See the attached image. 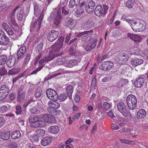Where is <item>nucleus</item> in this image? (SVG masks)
<instances>
[{"label":"nucleus","instance_id":"f03ea898","mask_svg":"<svg viewBox=\"0 0 148 148\" xmlns=\"http://www.w3.org/2000/svg\"><path fill=\"white\" fill-rule=\"evenodd\" d=\"M130 26L134 31L140 32L145 28V24L143 20L138 19L132 20Z\"/></svg>","mask_w":148,"mask_h":148},{"label":"nucleus","instance_id":"4468645a","mask_svg":"<svg viewBox=\"0 0 148 148\" xmlns=\"http://www.w3.org/2000/svg\"><path fill=\"white\" fill-rule=\"evenodd\" d=\"M23 88H20L18 90L17 93V101L20 103L24 99L26 92L22 90Z\"/></svg>","mask_w":148,"mask_h":148},{"label":"nucleus","instance_id":"f3484780","mask_svg":"<svg viewBox=\"0 0 148 148\" xmlns=\"http://www.w3.org/2000/svg\"><path fill=\"white\" fill-rule=\"evenodd\" d=\"M97 40L95 38L92 42L88 43V45L86 47V48L87 51H91L96 46L97 44Z\"/></svg>","mask_w":148,"mask_h":148},{"label":"nucleus","instance_id":"a18cd8bd","mask_svg":"<svg viewBox=\"0 0 148 148\" xmlns=\"http://www.w3.org/2000/svg\"><path fill=\"white\" fill-rule=\"evenodd\" d=\"M92 32L93 31L92 30L82 32L76 35V37L78 38L81 36H83L84 35V34H88L89 33H92Z\"/></svg>","mask_w":148,"mask_h":148},{"label":"nucleus","instance_id":"1a4fd4ad","mask_svg":"<svg viewBox=\"0 0 148 148\" xmlns=\"http://www.w3.org/2000/svg\"><path fill=\"white\" fill-rule=\"evenodd\" d=\"M113 66L114 64L113 62L108 61L102 62L101 64V66H99V68L104 71H108L110 70Z\"/></svg>","mask_w":148,"mask_h":148},{"label":"nucleus","instance_id":"69168bd1","mask_svg":"<svg viewBox=\"0 0 148 148\" xmlns=\"http://www.w3.org/2000/svg\"><path fill=\"white\" fill-rule=\"evenodd\" d=\"M39 140V139L37 136H33L31 140L32 142L36 143L38 142Z\"/></svg>","mask_w":148,"mask_h":148},{"label":"nucleus","instance_id":"e433bc0d","mask_svg":"<svg viewBox=\"0 0 148 148\" xmlns=\"http://www.w3.org/2000/svg\"><path fill=\"white\" fill-rule=\"evenodd\" d=\"M19 8V6H17L10 13L9 18L10 19L15 18V14L16 12V10H17Z\"/></svg>","mask_w":148,"mask_h":148},{"label":"nucleus","instance_id":"39448f33","mask_svg":"<svg viewBox=\"0 0 148 148\" xmlns=\"http://www.w3.org/2000/svg\"><path fill=\"white\" fill-rule=\"evenodd\" d=\"M126 102L129 108L131 110L136 109L137 105V99L132 95H130L126 98Z\"/></svg>","mask_w":148,"mask_h":148},{"label":"nucleus","instance_id":"79ce46f5","mask_svg":"<svg viewBox=\"0 0 148 148\" xmlns=\"http://www.w3.org/2000/svg\"><path fill=\"white\" fill-rule=\"evenodd\" d=\"M34 101V100L32 98H30L28 99L27 101H26L25 103L23 105L24 107H26L29 105L31 103L33 102Z\"/></svg>","mask_w":148,"mask_h":148},{"label":"nucleus","instance_id":"dca6fc26","mask_svg":"<svg viewBox=\"0 0 148 148\" xmlns=\"http://www.w3.org/2000/svg\"><path fill=\"white\" fill-rule=\"evenodd\" d=\"M77 61L75 59L65 60L64 63V66L68 67H71L77 64Z\"/></svg>","mask_w":148,"mask_h":148},{"label":"nucleus","instance_id":"4d7b16f0","mask_svg":"<svg viewBox=\"0 0 148 148\" xmlns=\"http://www.w3.org/2000/svg\"><path fill=\"white\" fill-rule=\"evenodd\" d=\"M108 115L111 118H113L114 117V113L112 110H110L107 112Z\"/></svg>","mask_w":148,"mask_h":148},{"label":"nucleus","instance_id":"a19ab883","mask_svg":"<svg viewBox=\"0 0 148 148\" xmlns=\"http://www.w3.org/2000/svg\"><path fill=\"white\" fill-rule=\"evenodd\" d=\"M34 14L36 16L39 15L40 12V10L38 8L37 4H35L34 5Z\"/></svg>","mask_w":148,"mask_h":148},{"label":"nucleus","instance_id":"052dcab7","mask_svg":"<svg viewBox=\"0 0 148 148\" xmlns=\"http://www.w3.org/2000/svg\"><path fill=\"white\" fill-rule=\"evenodd\" d=\"M6 32L8 33L9 35L12 36L14 34L13 31L10 27L9 28Z\"/></svg>","mask_w":148,"mask_h":148},{"label":"nucleus","instance_id":"de8ad7c7","mask_svg":"<svg viewBox=\"0 0 148 148\" xmlns=\"http://www.w3.org/2000/svg\"><path fill=\"white\" fill-rule=\"evenodd\" d=\"M121 19L123 21H125L129 24H130L132 20L130 19H127L126 16L125 15H123L121 17Z\"/></svg>","mask_w":148,"mask_h":148},{"label":"nucleus","instance_id":"774afa93","mask_svg":"<svg viewBox=\"0 0 148 148\" xmlns=\"http://www.w3.org/2000/svg\"><path fill=\"white\" fill-rule=\"evenodd\" d=\"M5 122V120L3 117H0V127L4 124Z\"/></svg>","mask_w":148,"mask_h":148},{"label":"nucleus","instance_id":"4c0bfd02","mask_svg":"<svg viewBox=\"0 0 148 148\" xmlns=\"http://www.w3.org/2000/svg\"><path fill=\"white\" fill-rule=\"evenodd\" d=\"M67 98V96L66 93L61 94L58 97V99L61 101H64Z\"/></svg>","mask_w":148,"mask_h":148},{"label":"nucleus","instance_id":"f704fd0d","mask_svg":"<svg viewBox=\"0 0 148 148\" xmlns=\"http://www.w3.org/2000/svg\"><path fill=\"white\" fill-rule=\"evenodd\" d=\"M7 59V57L5 55L0 56V65H3L5 64Z\"/></svg>","mask_w":148,"mask_h":148},{"label":"nucleus","instance_id":"ddd939ff","mask_svg":"<svg viewBox=\"0 0 148 148\" xmlns=\"http://www.w3.org/2000/svg\"><path fill=\"white\" fill-rule=\"evenodd\" d=\"M42 118L45 121L49 123H52L56 122L55 119L53 116L49 114H44Z\"/></svg>","mask_w":148,"mask_h":148},{"label":"nucleus","instance_id":"e2e57ef3","mask_svg":"<svg viewBox=\"0 0 148 148\" xmlns=\"http://www.w3.org/2000/svg\"><path fill=\"white\" fill-rule=\"evenodd\" d=\"M120 140L121 142L124 143L130 144H132V141H129L128 140L125 139H121Z\"/></svg>","mask_w":148,"mask_h":148},{"label":"nucleus","instance_id":"5fc2aeb1","mask_svg":"<svg viewBox=\"0 0 148 148\" xmlns=\"http://www.w3.org/2000/svg\"><path fill=\"white\" fill-rule=\"evenodd\" d=\"M1 26L4 30L6 31L10 27L6 23H3L1 24Z\"/></svg>","mask_w":148,"mask_h":148},{"label":"nucleus","instance_id":"680f3d73","mask_svg":"<svg viewBox=\"0 0 148 148\" xmlns=\"http://www.w3.org/2000/svg\"><path fill=\"white\" fill-rule=\"evenodd\" d=\"M41 24V22L40 21H39V20L37 22H35L33 23V25H32V26L33 27H35L36 25L37 26H38V27H40V25Z\"/></svg>","mask_w":148,"mask_h":148},{"label":"nucleus","instance_id":"b1692460","mask_svg":"<svg viewBox=\"0 0 148 148\" xmlns=\"http://www.w3.org/2000/svg\"><path fill=\"white\" fill-rule=\"evenodd\" d=\"M80 0H70L69 7L70 8H72L75 6L77 7L79 4Z\"/></svg>","mask_w":148,"mask_h":148},{"label":"nucleus","instance_id":"cd10ccee","mask_svg":"<svg viewBox=\"0 0 148 148\" xmlns=\"http://www.w3.org/2000/svg\"><path fill=\"white\" fill-rule=\"evenodd\" d=\"M144 82V78L141 77H139L135 82V85L137 87H140L143 85Z\"/></svg>","mask_w":148,"mask_h":148},{"label":"nucleus","instance_id":"20e7f679","mask_svg":"<svg viewBox=\"0 0 148 148\" xmlns=\"http://www.w3.org/2000/svg\"><path fill=\"white\" fill-rule=\"evenodd\" d=\"M40 120V117L35 116L30 117L29 119V121L30 123V125L32 127H37L45 126L46 124L45 121Z\"/></svg>","mask_w":148,"mask_h":148},{"label":"nucleus","instance_id":"4be33fe9","mask_svg":"<svg viewBox=\"0 0 148 148\" xmlns=\"http://www.w3.org/2000/svg\"><path fill=\"white\" fill-rule=\"evenodd\" d=\"M146 112L143 109L139 110L137 113L136 118L138 119H141L145 118L146 115Z\"/></svg>","mask_w":148,"mask_h":148},{"label":"nucleus","instance_id":"c9c22d12","mask_svg":"<svg viewBox=\"0 0 148 148\" xmlns=\"http://www.w3.org/2000/svg\"><path fill=\"white\" fill-rule=\"evenodd\" d=\"M134 2V0H129L126 3V5L128 8H131L133 7Z\"/></svg>","mask_w":148,"mask_h":148},{"label":"nucleus","instance_id":"473e14b6","mask_svg":"<svg viewBox=\"0 0 148 148\" xmlns=\"http://www.w3.org/2000/svg\"><path fill=\"white\" fill-rule=\"evenodd\" d=\"M3 41H1L0 43V45L6 46L7 45L9 42V38L7 36H5L4 38L2 40Z\"/></svg>","mask_w":148,"mask_h":148},{"label":"nucleus","instance_id":"423d86ee","mask_svg":"<svg viewBox=\"0 0 148 148\" xmlns=\"http://www.w3.org/2000/svg\"><path fill=\"white\" fill-rule=\"evenodd\" d=\"M129 58V56L125 53H119L114 58L115 62L120 64H125Z\"/></svg>","mask_w":148,"mask_h":148},{"label":"nucleus","instance_id":"338daca9","mask_svg":"<svg viewBox=\"0 0 148 148\" xmlns=\"http://www.w3.org/2000/svg\"><path fill=\"white\" fill-rule=\"evenodd\" d=\"M38 107H34L33 108L31 109V112L33 114L35 113L38 110Z\"/></svg>","mask_w":148,"mask_h":148},{"label":"nucleus","instance_id":"412c9836","mask_svg":"<svg viewBox=\"0 0 148 148\" xmlns=\"http://www.w3.org/2000/svg\"><path fill=\"white\" fill-rule=\"evenodd\" d=\"M131 63L133 66L136 67V66L140 65L143 62V60L141 59L136 58L132 59L131 60Z\"/></svg>","mask_w":148,"mask_h":148},{"label":"nucleus","instance_id":"a211bd4d","mask_svg":"<svg viewBox=\"0 0 148 148\" xmlns=\"http://www.w3.org/2000/svg\"><path fill=\"white\" fill-rule=\"evenodd\" d=\"M26 50V47L25 46H23L20 48L19 50L17 52V59H19L24 55Z\"/></svg>","mask_w":148,"mask_h":148},{"label":"nucleus","instance_id":"a878e982","mask_svg":"<svg viewBox=\"0 0 148 148\" xmlns=\"http://www.w3.org/2000/svg\"><path fill=\"white\" fill-rule=\"evenodd\" d=\"M53 57L51 56L49 53L47 57H44L39 61V63L40 65L42 64L45 61L48 62L53 59Z\"/></svg>","mask_w":148,"mask_h":148},{"label":"nucleus","instance_id":"7c9ffc66","mask_svg":"<svg viewBox=\"0 0 148 148\" xmlns=\"http://www.w3.org/2000/svg\"><path fill=\"white\" fill-rule=\"evenodd\" d=\"M10 135L9 132H4L1 133L0 136L1 138L3 140H7L9 138Z\"/></svg>","mask_w":148,"mask_h":148},{"label":"nucleus","instance_id":"c03bdc74","mask_svg":"<svg viewBox=\"0 0 148 148\" xmlns=\"http://www.w3.org/2000/svg\"><path fill=\"white\" fill-rule=\"evenodd\" d=\"M16 115H20L21 114V106L20 105H17L16 106Z\"/></svg>","mask_w":148,"mask_h":148},{"label":"nucleus","instance_id":"13d9d810","mask_svg":"<svg viewBox=\"0 0 148 148\" xmlns=\"http://www.w3.org/2000/svg\"><path fill=\"white\" fill-rule=\"evenodd\" d=\"M7 73V71L4 68L2 67L1 69L0 70V74L1 75H5Z\"/></svg>","mask_w":148,"mask_h":148},{"label":"nucleus","instance_id":"2eb2a0df","mask_svg":"<svg viewBox=\"0 0 148 148\" xmlns=\"http://www.w3.org/2000/svg\"><path fill=\"white\" fill-rule=\"evenodd\" d=\"M95 14L98 17L101 16H104L106 14L103 10L101 5L97 6L95 9Z\"/></svg>","mask_w":148,"mask_h":148},{"label":"nucleus","instance_id":"6e6552de","mask_svg":"<svg viewBox=\"0 0 148 148\" xmlns=\"http://www.w3.org/2000/svg\"><path fill=\"white\" fill-rule=\"evenodd\" d=\"M9 89L8 87L5 85H3L0 88V101H2L8 95Z\"/></svg>","mask_w":148,"mask_h":148},{"label":"nucleus","instance_id":"7ed1b4c3","mask_svg":"<svg viewBox=\"0 0 148 148\" xmlns=\"http://www.w3.org/2000/svg\"><path fill=\"white\" fill-rule=\"evenodd\" d=\"M66 7H62L61 8H59L57 11L55 19L53 23V26L57 28L60 26V20L62 18L60 13L62 10V14L64 15L68 14V12L66 11Z\"/></svg>","mask_w":148,"mask_h":148},{"label":"nucleus","instance_id":"c85d7f7f","mask_svg":"<svg viewBox=\"0 0 148 148\" xmlns=\"http://www.w3.org/2000/svg\"><path fill=\"white\" fill-rule=\"evenodd\" d=\"M11 136L12 139H15L20 137L21 134L19 131L16 130L12 132L11 134Z\"/></svg>","mask_w":148,"mask_h":148},{"label":"nucleus","instance_id":"8fccbe9b","mask_svg":"<svg viewBox=\"0 0 148 148\" xmlns=\"http://www.w3.org/2000/svg\"><path fill=\"white\" fill-rule=\"evenodd\" d=\"M5 36H6L4 32L2 30H0V43L3 41V38H4Z\"/></svg>","mask_w":148,"mask_h":148},{"label":"nucleus","instance_id":"9d476101","mask_svg":"<svg viewBox=\"0 0 148 148\" xmlns=\"http://www.w3.org/2000/svg\"><path fill=\"white\" fill-rule=\"evenodd\" d=\"M46 94L47 97L51 100H57L58 95L56 91L52 89H49L46 91Z\"/></svg>","mask_w":148,"mask_h":148},{"label":"nucleus","instance_id":"0eeeda50","mask_svg":"<svg viewBox=\"0 0 148 148\" xmlns=\"http://www.w3.org/2000/svg\"><path fill=\"white\" fill-rule=\"evenodd\" d=\"M117 108L119 112L125 117H127L130 114V111L127 110L125 104L123 102L118 103Z\"/></svg>","mask_w":148,"mask_h":148},{"label":"nucleus","instance_id":"72a5a7b5","mask_svg":"<svg viewBox=\"0 0 148 148\" xmlns=\"http://www.w3.org/2000/svg\"><path fill=\"white\" fill-rule=\"evenodd\" d=\"M45 132L43 129H39L36 131V134L39 136H43L45 134Z\"/></svg>","mask_w":148,"mask_h":148},{"label":"nucleus","instance_id":"bf43d9fd","mask_svg":"<svg viewBox=\"0 0 148 148\" xmlns=\"http://www.w3.org/2000/svg\"><path fill=\"white\" fill-rule=\"evenodd\" d=\"M43 68V66H41L38 67L34 71L31 73V74H34L40 71Z\"/></svg>","mask_w":148,"mask_h":148},{"label":"nucleus","instance_id":"2f4dec72","mask_svg":"<svg viewBox=\"0 0 148 148\" xmlns=\"http://www.w3.org/2000/svg\"><path fill=\"white\" fill-rule=\"evenodd\" d=\"M74 23L73 20L71 18H68L66 21V25L69 27L72 26Z\"/></svg>","mask_w":148,"mask_h":148},{"label":"nucleus","instance_id":"aec40b11","mask_svg":"<svg viewBox=\"0 0 148 148\" xmlns=\"http://www.w3.org/2000/svg\"><path fill=\"white\" fill-rule=\"evenodd\" d=\"M16 59L15 58L12 56H11L6 62V64L8 67L11 68L13 66L15 62Z\"/></svg>","mask_w":148,"mask_h":148},{"label":"nucleus","instance_id":"9b49d317","mask_svg":"<svg viewBox=\"0 0 148 148\" xmlns=\"http://www.w3.org/2000/svg\"><path fill=\"white\" fill-rule=\"evenodd\" d=\"M59 36V33L57 31L52 30L50 32L48 35V40L51 42H52L55 40Z\"/></svg>","mask_w":148,"mask_h":148},{"label":"nucleus","instance_id":"f257e3e1","mask_svg":"<svg viewBox=\"0 0 148 148\" xmlns=\"http://www.w3.org/2000/svg\"><path fill=\"white\" fill-rule=\"evenodd\" d=\"M63 38H61L52 46L51 49L49 51V54L53 57V59L56 57L60 56L63 54L62 52L59 53V51L63 45Z\"/></svg>","mask_w":148,"mask_h":148},{"label":"nucleus","instance_id":"864d4df0","mask_svg":"<svg viewBox=\"0 0 148 148\" xmlns=\"http://www.w3.org/2000/svg\"><path fill=\"white\" fill-rule=\"evenodd\" d=\"M130 134L132 135V136L133 137H136L138 134V132L136 130H131L130 132Z\"/></svg>","mask_w":148,"mask_h":148},{"label":"nucleus","instance_id":"f8f14e48","mask_svg":"<svg viewBox=\"0 0 148 148\" xmlns=\"http://www.w3.org/2000/svg\"><path fill=\"white\" fill-rule=\"evenodd\" d=\"M95 6V2L93 1H91L86 4L85 5V8L88 13H91L94 11Z\"/></svg>","mask_w":148,"mask_h":148},{"label":"nucleus","instance_id":"6e6d98bb","mask_svg":"<svg viewBox=\"0 0 148 148\" xmlns=\"http://www.w3.org/2000/svg\"><path fill=\"white\" fill-rule=\"evenodd\" d=\"M42 92V91L40 89H38V90H36V92L35 95V97L36 98H38L40 97Z\"/></svg>","mask_w":148,"mask_h":148},{"label":"nucleus","instance_id":"5701e85b","mask_svg":"<svg viewBox=\"0 0 148 148\" xmlns=\"http://www.w3.org/2000/svg\"><path fill=\"white\" fill-rule=\"evenodd\" d=\"M60 128L57 125H53L50 126L48 129V131L50 133L55 134L59 132Z\"/></svg>","mask_w":148,"mask_h":148},{"label":"nucleus","instance_id":"37998d69","mask_svg":"<svg viewBox=\"0 0 148 148\" xmlns=\"http://www.w3.org/2000/svg\"><path fill=\"white\" fill-rule=\"evenodd\" d=\"M111 76L110 74H109L107 75L106 77L102 79V81L103 82H107L111 80Z\"/></svg>","mask_w":148,"mask_h":148},{"label":"nucleus","instance_id":"58836bf2","mask_svg":"<svg viewBox=\"0 0 148 148\" xmlns=\"http://www.w3.org/2000/svg\"><path fill=\"white\" fill-rule=\"evenodd\" d=\"M84 12V10L83 8L79 9L76 11V15H75L77 17H79L81 16Z\"/></svg>","mask_w":148,"mask_h":148},{"label":"nucleus","instance_id":"c756f323","mask_svg":"<svg viewBox=\"0 0 148 148\" xmlns=\"http://www.w3.org/2000/svg\"><path fill=\"white\" fill-rule=\"evenodd\" d=\"M67 92L70 99L71 98V95L73 91V87L72 85H68L66 87Z\"/></svg>","mask_w":148,"mask_h":148},{"label":"nucleus","instance_id":"0e129e2a","mask_svg":"<svg viewBox=\"0 0 148 148\" xmlns=\"http://www.w3.org/2000/svg\"><path fill=\"white\" fill-rule=\"evenodd\" d=\"M10 148H17V145L15 142H11L10 145Z\"/></svg>","mask_w":148,"mask_h":148},{"label":"nucleus","instance_id":"3c124183","mask_svg":"<svg viewBox=\"0 0 148 148\" xmlns=\"http://www.w3.org/2000/svg\"><path fill=\"white\" fill-rule=\"evenodd\" d=\"M8 110V109L7 106H4L1 107L0 108V112L1 113H4Z\"/></svg>","mask_w":148,"mask_h":148},{"label":"nucleus","instance_id":"603ef678","mask_svg":"<svg viewBox=\"0 0 148 148\" xmlns=\"http://www.w3.org/2000/svg\"><path fill=\"white\" fill-rule=\"evenodd\" d=\"M61 58H58L57 60V63L58 65L63 64L64 65V63L65 61H63L64 58L61 57Z\"/></svg>","mask_w":148,"mask_h":148},{"label":"nucleus","instance_id":"ea45409f","mask_svg":"<svg viewBox=\"0 0 148 148\" xmlns=\"http://www.w3.org/2000/svg\"><path fill=\"white\" fill-rule=\"evenodd\" d=\"M43 44L42 43L38 44L36 47V51L37 52L40 53L42 51Z\"/></svg>","mask_w":148,"mask_h":148},{"label":"nucleus","instance_id":"bb28decb","mask_svg":"<svg viewBox=\"0 0 148 148\" xmlns=\"http://www.w3.org/2000/svg\"><path fill=\"white\" fill-rule=\"evenodd\" d=\"M51 141V137H45L42 139L41 141V144L43 146H46L50 144Z\"/></svg>","mask_w":148,"mask_h":148},{"label":"nucleus","instance_id":"6ab92c4d","mask_svg":"<svg viewBox=\"0 0 148 148\" xmlns=\"http://www.w3.org/2000/svg\"><path fill=\"white\" fill-rule=\"evenodd\" d=\"M82 18L84 20L83 24L84 27L87 28L89 27L91 23L90 16H84Z\"/></svg>","mask_w":148,"mask_h":148},{"label":"nucleus","instance_id":"09e8293b","mask_svg":"<svg viewBox=\"0 0 148 148\" xmlns=\"http://www.w3.org/2000/svg\"><path fill=\"white\" fill-rule=\"evenodd\" d=\"M31 53H27V54L25 59V64H27L28 63L31 56Z\"/></svg>","mask_w":148,"mask_h":148},{"label":"nucleus","instance_id":"393cba45","mask_svg":"<svg viewBox=\"0 0 148 148\" xmlns=\"http://www.w3.org/2000/svg\"><path fill=\"white\" fill-rule=\"evenodd\" d=\"M48 105L49 107L53 109H57L60 106L59 103L55 101H49L48 102Z\"/></svg>","mask_w":148,"mask_h":148},{"label":"nucleus","instance_id":"49530a36","mask_svg":"<svg viewBox=\"0 0 148 148\" xmlns=\"http://www.w3.org/2000/svg\"><path fill=\"white\" fill-rule=\"evenodd\" d=\"M111 106V104L107 102H105L103 103V106L104 108L106 110H109Z\"/></svg>","mask_w":148,"mask_h":148}]
</instances>
